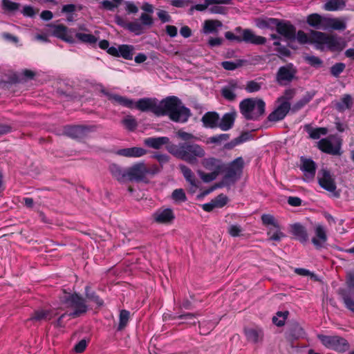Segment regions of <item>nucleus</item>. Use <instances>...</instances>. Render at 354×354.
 Here are the masks:
<instances>
[{
  "instance_id": "nucleus-41",
  "label": "nucleus",
  "mask_w": 354,
  "mask_h": 354,
  "mask_svg": "<svg viewBox=\"0 0 354 354\" xmlns=\"http://www.w3.org/2000/svg\"><path fill=\"white\" fill-rule=\"evenodd\" d=\"M353 104L352 97L349 95H345L342 98L336 103V106L338 110L343 111L351 107Z\"/></svg>"
},
{
  "instance_id": "nucleus-45",
  "label": "nucleus",
  "mask_w": 354,
  "mask_h": 354,
  "mask_svg": "<svg viewBox=\"0 0 354 354\" xmlns=\"http://www.w3.org/2000/svg\"><path fill=\"white\" fill-rule=\"evenodd\" d=\"M119 57L121 56L126 59H131L133 57V47L129 45H121L119 46Z\"/></svg>"
},
{
  "instance_id": "nucleus-21",
  "label": "nucleus",
  "mask_w": 354,
  "mask_h": 354,
  "mask_svg": "<svg viewBox=\"0 0 354 354\" xmlns=\"http://www.w3.org/2000/svg\"><path fill=\"white\" fill-rule=\"evenodd\" d=\"M102 92L108 97V99L113 103L121 104L130 109L134 108V102L125 97L120 96L116 94L109 93L102 90Z\"/></svg>"
},
{
  "instance_id": "nucleus-19",
  "label": "nucleus",
  "mask_w": 354,
  "mask_h": 354,
  "mask_svg": "<svg viewBox=\"0 0 354 354\" xmlns=\"http://www.w3.org/2000/svg\"><path fill=\"white\" fill-rule=\"evenodd\" d=\"M179 169L183 174L185 179L189 185V192L194 193L198 188V181L194 174L190 168L185 165H180Z\"/></svg>"
},
{
  "instance_id": "nucleus-33",
  "label": "nucleus",
  "mask_w": 354,
  "mask_h": 354,
  "mask_svg": "<svg viewBox=\"0 0 354 354\" xmlns=\"http://www.w3.org/2000/svg\"><path fill=\"white\" fill-rule=\"evenodd\" d=\"M56 313L53 310H39L35 311L31 317V319L33 321L40 322L42 320H50L51 319Z\"/></svg>"
},
{
  "instance_id": "nucleus-16",
  "label": "nucleus",
  "mask_w": 354,
  "mask_h": 354,
  "mask_svg": "<svg viewBox=\"0 0 354 354\" xmlns=\"http://www.w3.org/2000/svg\"><path fill=\"white\" fill-rule=\"evenodd\" d=\"M318 182L319 185L328 192H334L336 189V184L330 172L326 169H322L318 174Z\"/></svg>"
},
{
  "instance_id": "nucleus-24",
  "label": "nucleus",
  "mask_w": 354,
  "mask_h": 354,
  "mask_svg": "<svg viewBox=\"0 0 354 354\" xmlns=\"http://www.w3.org/2000/svg\"><path fill=\"white\" fill-rule=\"evenodd\" d=\"M326 18L315 13L308 15L306 21L308 25L313 28L326 30Z\"/></svg>"
},
{
  "instance_id": "nucleus-61",
  "label": "nucleus",
  "mask_w": 354,
  "mask_h": 354,
  "mask_svg": "<svg viewBox=\"0 0 354 354\" xmlns=\"http://www.w3.org/2000/svg\"><path fill=\"white\" fill-rule=\"evenodd\" d=\"M176 136H178V138H180L184 141L192 140L196 139V137L192 133L185 132L182 130H179L178 131H177Z\"/></svg>"
},
{
  "instance_id": "nucleus-62",
  "label": "nucleus",
  "mask_w": 354,
  "mask_h": 354,
  "mask_svg": "<svg viewBox=\"0 0 354 354\" xmlns=\"http://www.w3.org/2000/svg\"><path fill=\"white\" fill-rule=\"evenodd\" d=\"M209 6L208 0H205L203 3L192 6L189 11V14L192 15L195 10L198 11H204L209 7Z\"/></svg>"
},
{
  "instance_id": "nucleus-60",
  "label": "nucleus",
  "mask_w": 354,
  "mask_h": 354,
  "mask_svg": "<svg viewBox=\"0 0 354 354\" xmlns=\"http://www.w3.org/2000/svg\"><path fill=\"white\" fill-rule=\"evenodd\" d=\"M297 41L303 44L310 43V34L308 35L304 31L299 30L297 34Z\"/></svg>"
},
{
  "instance_id": "nucleus-52",
  "label": "nucleus",
  "mask_w": 354,
  "mask_h": 354,
  "mask_svg": "<svg viewBox=\"0 0 354 354\" xmlns=\"http://www.w3.org/2000/svg\"><path fill=\"white\" fill-rule=\"evenodd\" d=\"M198 316V314L197 313H187L179 315L177 317V318L184 320L185 323L196 324V321L197 320Z\"/></svg>"
},
{
  "instance_id": "nucleus-44",
  "label": "nucleus",
  "mask_w": 354,
  "mask_h": 354,
  "mask_svg": "<svg viewBox=\"0 0 354 354\" xmlns=\"http://www.w3.org/2000/svg\"><path fill=\"white\" fill-rule=\"evenodd\" d=\"M75 36L82 42L89 44H94L97 41V38L95 35L89 33L77 32Z\"/></svg>"
},
{
  "instance_id": "nucleus-13",
  "label": "nucleus",
  "mask_w": 354,
  "mask_h": 354,
  "mask_svg": "<svg viewBox=\"0 0 354 354\" xmlns=\"http://www.w3.org/2000/svg\"><path fill=\"white\" fill-rule=\"evenodd\" d=\"M46 28L47 31L52 35L68 43L74 42L73 36L68 34L67 28L64 25L50 24L46 26Z\"/></svg>"
},
{
  "instance_id": "nucleus-34",
  "label": "nucleus",
  "mask_w": 354,
  "mask_h": 354,
  "mask_svg": "<svg viewBox=\"0 0 354 354\" xmlns=\"http://www.w3.org/2000/svg\"><path fill=\"white\" fill-rule=\"evenodd\" d=\"M109 170L113 176L120 182L124 181L127 178V169L124 171L119 165L111 164Z\"/></svg>"
},
{
  "instance_id": "nucleus-40",
  "label": "nucleus",
  "mask_w": 354,
  "mask_h": 354,
  "mask_svg": "<svg viewBox=\"0 0 354 354\" xmlns=\"http://www.w3.org/2000/svg\"><path fill=\"white\" fill-rule=\"evenodd\" d=\"M345 6V2L343 0H329L324 6V8L328 11H334L343 8Z\"/></svg>"
},
{
  "instance_id": "nucleus-51",
  "label": "nucleus",
  "mask_w": 354,
  "mask_h": 354,
  "mask_svg": "<svg viewBox=\"0 0 354 354\" xmlns=\"http://www.w3.org/2000/svg\"><path fill=\"white\" fill-rule=\"evenodd\" d=\"M327 133L328 129L325 127L312 129L308 131L310 137L313 139H318L321 136L326 135Z\"/></svg>"
},
{
  "instance_id": "nucleus-31",
  "label": "nucleus",
  "mask_w": 354,
  "mask_h": 354,
  "mask_svg": "<svg viewBox=\"0 0 354 354\" xmlns=\"http://www.w3.org/2000/svg\"><path fill=\"white\" fill-rule=\"evenodd\" d=\"M301 170L304 172L306 178L313 179L315 174V164L309 159H304L302 160Z\"/></svg>"
},
{
  "instance_id": "nucleus-8",
  "label": "nucleus",
  "mask_w": 354,
  "mask_h": 354,
  "mask_svg": "<svg viewBox=\"0 0 354 354\" xmlns=\"http://www.w3.org/2000/svg\"><path fill=\"white\" fill-rule=\"evenodd\" d=\"M176 218L174 209L170 207H162L157 209L152 215V220L159 225H171Z\"/></svg>"
},
{
  "instance_id": "nucleus-37",
  "label": "nucleus",
  "mask_w": 354,
  "mask_h": 354,
  "mask_svg": "<svg viewBox=\"0 0 354 354\" xmlns=\"http://www.w3.org/2000/svg\"><path fill=\"white\" fill-rule=\"evenodd\" d=\"M222 26V23L218 20L208 19L203 24V32L205 34L214 32Z\"/></svg>"
},
{
  "instance_id": "nucleus-11",
  "label": "nucleus",
  "mask_w": 354,
  "mask_h": 354,
  "mask_svg": "<svg viewBox=\"0 0 354 354\" xmlns=\"http://www.w3.org/2000/svg\"><path fill=\"white\" fill-rule=\"evenodd\" d=\"M317 146L321 151L325 153L337 155L339 153L341 142L332 136L320 140L317 142Z\"/></svg>"
},
{
  "instance_id": "nucleus-6",
  "label": "nucleus",
  "mask_w": 354,
  "mask_h": 354,
  "mask_svg": "<svg viewBox=\"0 0 354 354\" xmlns=\"http://www.w3.org/2000/svg\"><path fill=\"white\" fill-rule=\"evenodd\" d=\"M295 95V89H287L280 96L277 102V107L268 115V120L272 122H277L283 119L290 109V101Z\"/></svg>"
},
{
  "instance_id": "nucleus-55",
  "label": "nucleus",
  "mask_w": 354,
  "mask_h": 354,
  "mask_svg": "<svg viewBox=\"0 0 354 354\" xmlns=\"http://www.w3.org/2000/svg\"><path fill=\"white\" fill-rule=\"evenodd\" d=\"M312 99V95L310 94H307L304 96L301 100L297 101L292 106L293 111H297L301 109L304 106H305L307 103L310 102Z\"/></svg>"
},
{
  "instance_id": "nucleus-1",
  "label": "nucleus",
  "mask_w": 354,
  "mask_h": 354,
  "mask_svg": "<svg viewBox=\"0 0 354 354\" xmlns=\"http://www.w3.org/2000/svg\"><path fill=\"white\" fill-rule=\"evenodd\" d=\"M156 115H167L172 121L185 122L191 113L178 97L171 96L158 102V109L156 111Z\"/></svg>"
},
{
  "instance_id": "nucleus-56",
  "label": "nucleus",
  "mask_w": 354,
  "mask_h": 354,
  "mask_svg": "<svg viewBox=\"0 0 354 354\" xmlns=\"http://www.w3.org/2000/svg\"><path fill=\"white\" fill-rule=\"evenodd\" d=\"M229 139V135L226 133L220 134L216 136L210 137L207 139V143L220 144Z\"/></svg>"
},
{
  "instance_id": "nucleus-9",
  "label": "nucleus",
  "mask_w": 354,
  "mask_h": 354,
  "mask_svg": "<svg viewBox=\"0 0 354 354\" xmlns=\"http://www.w3.org/2000/svg\"><path fill=\"white\" fill-rule=\"evenodd\" d=\"M297 69L289 64L279 67L276 73V82L279 85H286L296 77Z\"/></svg>"
},
{
  "instance_id": "nucleus-3",
  "label": "nucleus",
  "mask_w": 354,
  "mask_h": 354,
  "mask_svg": "<svg viewBox=\"0 0 354 354\" xmlns=\"http://www.w3.org/2000/svg\"><path fill=\"white\" fill-rule=\"evenodd\" d=\"M310 44L318 50H329L333 52L342 51L346 46V43L342 38L316 30L310 31Z\"/></svg>"
},
{
  "instance_id": "nucleus-54",
  "label": "nucleus",
  "mask_w": 354,
  "mask_h": 354,
  "mask_svg": "<svg viewBox=\"0 0 354 354\" xmlns=\"http://www.w3.org/2000/svg\"><path fill=\"white\" fill-rule=\"evenodd\" d=\"M124 126L130 131L134 130L137 127V122L132 116H127L122 120Z\"/></svg>"
},
{
  "instance_id": "nucleus-5",
  "label": "nucleus",
  "mask_w": 354,
  "mask_h": 354,
  "mask_svg": "<svg viewBox=\"0 0 354 354\" xmlns=\"http://www.w3.org/2000/svg\"><path fill=\"white\" fill-rule=\"evenodd\" d=\"M266 104L260 98H247L241 102L240 111L248 120H257L265 113Z\"/></svg>"
},
{
  "instance_id": "nucleus-42",
  "label": "nucleus",
  "mask_w": 354,
  "mask_h": 354,
  "mask_svg": "<svg viewBox=\"0 0 354 354\" xmlns=\"http://www.w3.org/2000/svg\"><path fill=\"white\" fill-rule=\"evenodd\" d=\"M130 318V313L126 310H122L119 315L118 330H123L127 325Z\"/></svg>"
},
{
  "instance_id": "nucleus-58",
  "label": "nucleus",
  "mask_w": 354,
  "mask_h": 354,
  "mask_svg": "<svg viewBox=\"0 0 354 354\" xmlns=\"http://www.w3.org/2000/svg\"><path fill=\"white\" fill-rule=\"evenodd\" d=\"M261 84L256 81H249L245 85V90L249 93L256 92L261 89Z\"/></svg>"
},
{
  "instance_id": "nucleus-20",
  "label": "nucleus",
  "mask_w": 354,
  "mask_h": 354,
  "mask_svg": "<svg viewBox=\"0 0 354 354\" xmlns=\"http://www.w3.org/2000/svg\"><path fill=\"white\" fill-rule=\"evenodd\" d=\"M102 92L108 97V99L113 103L121 104L130 109L134 108V102L125 97L120 96L116 94L109 93L102 90Z\"/></svg>"
},
{
  "instance_id": "nucleus-39",
  "label": "nucleus",
  "mask_w": 354,
  "mask_h": 354,
  "mask_svg": "<svg viewBox=\"0 0 354 354\" xmlns=\"http://www.w3.org/2000/svg\"><path fill=\"white\" fill-rule=\"evenodd\" d=\"M256 25L259 28H273L277 25V19L273 18H259Z\"/></svg>"
},
{
  "instance_id": "nucleus-50",
  "label": "nucleus",
  "mask_w": 354,
  "mask_h": 354,
  "mask_svg": "<svg viewBox=\"0 0 354 354\" xmlns=\"http://www.w3.org/2000/svg\"><path fill=\"white\" fill-rule=\"evenodd\" d=\"M198 174L200 176L201 179L204 183H209L216 178L218 176V174H216V172H208L206 173L205 171H203L201 170L198 171Z\"/></svg>"
},
{
  "instance_id": "nucleus-64",
  "label": "nucleus",
  "mask_w": 354,
  "mask_h": 354,
  "mask_svg": "<svg viewBox=\"0 0 354 354\" xmlns=\"http://www.w3.org/2000/svg\"><path fill=\"white\" fill-rule=\"evenodd\" d=\"M222 95L223 97L228 100H234L236 97V94L232 90L228 88H224L222 89Z\"/></svg>"
},
{
  "instance_id": "nucleus-59",
  "label": "nucleus",
  "mask_w": 354,
  "mask_h": 354,
  "mask_svg": "<svg viewBox=\"0 0 354 354\" xmlns=\"http://www.w3.org/2000/svg\"><path fill=\"white\" fill-rule=\"evenodd\" d=\"M126 28L136 35L140 34L142 31V26L138 22L128 23Z\"/></svg>"
},
{
  "instance_id": "nucleus-10",
  "label": "nucleus",
  "mask_w": 354,
  "mask_h": 354,
  "mask_svg": "<svg viewBox=\"0 0 354 354\" xmlns=\"http://www.w3.org/2000/svg\"><path fill=\"white\" fill-rule=\"evenodd\" d=\"M318 337L326 347L333 348L338 351H345L349 348L348 342L341 337L326 335H319Z\"/></svg>"
},
{
  "instance_id": "nucleus-47",
  "label": "nucleus",
  "mask_w": 354,
  "mask_h": 354,
  "mask_svg": "<svg viewBox=\"0 0 354 354\" xmlns=\"http://www.w3.org/2000/svg\"><path fill=\"white\" fill-rule=\"evenodd\" d=\"M36 75V73L29 69H24L19 74L17 81L19 82H26L32 80Z\"/></svg>"
},
{
  "instance_id": "nucleus-48",
  "label": "nucleus",
  "mask_w": 354,
  "mask_h": 354,
  "mask_svg": "<svg viewBox=\"0 0 354 354\" xmlns=\"http://www.w3.org/2000/svg\"><path fill=\"white\" fill-rule=\"evenodd\" d=\"M3 9L8 12H15L20 8V4L10 0H2Z\"/></svg>"
},
{
  "instance_id": "nucleus-27",
  "label": "nucleus",
  "mask_w": 354,
  "mask_h": 354,
  "mask_svg": "<svg viewBox=\"0 0 354 354\" xmlns=\"http://www.w3.org/2000/svg\"><path fill=\"white\" fill-rule=\"evenodd\" d=\"M286 334V338L292 341L302 337L304 335V331L299 324L295 323L289 326Z\"/></svg>"
},
{
  "instance_id": "nucleus-25",
  "label": "nucleus",
  "mask_w": 354,
  "mask_h": 354,
  "mask_svg": "<svg viewBox=\"0 0 354 354\" xmlns=\"http://www.w3.org/2000/svg\"><path fill=\"white\" fill-rule=\"evenodd\" d=\"M242 36V41L253 44H263L266 41L265 37L257 35L250 30H244Z\"/></svg>"
},
{
  "instance_id": "nucleus-49",
  "label": "nucleus",
  "mask_w": 354,
  "mask_h": 354,
  "mask_svg": "<svg viewBox=\"0 0 354 354\" xmlns=\"http://www.w3.org/2000/svg\"><path fill=\"white\" fill-rule=\"evenodd\" d=\"M243 227L239 224L230 225L227 228V232L232 237H239L243 235Z\"/></svg>"
},
{
  "instance_id": "nucleus-14",
  "label": "nucleus",
  "mask_w": 354,
  "mask_h": 354,
  "mask_svg": "<svg viewBox=\"0 0 354 354\" xmlns=\"http://www.w3.org/2000/svg\"><path fill=\"white\" fill-rule=\"evenodd\" d=\"M243 333L246 340L253 344H259L263 342V330L258 327H244Z\"/></svg>"
},
{
  "instance_id": "nucleus-18",
  "label": "nucleus",
  "mask_w": 354,
  "mask_h": 354,
  "mask_svg": "<svg viewBox=\"0 0 354 354\" xmlns=\"http://www.w3.org/2000/svg\"><path fill=\"white\" fill-rule=\"evenodd\" d=\"M158 102L155 99L142 98L134 102V108L141 111H151L156 114V111L158 109Z\"/></svg>"
},
{
  "instance_id": "nucleus-38",
  "label": "nucleus",
  "mask_w": 354,
  "mask_h": 354,
  "mask_svg": "<svg viewBox=\"0 0 354 354\" xmlns=\"http://www.w3.org/2000/svg\"><path fill=\"white\" fill-rule=\"evenodd\" d=\"M262 224L268 229L274 227L279 224L277 219L270 214H263L261 216Z\"/></svg>"
},
{
  "instance_id": "nucleus-28",
  "label": "nucleus",
  "mask_w": 354,
  "mask_h": 354,
  "mask_svg": "<svg viewBox=\"0 0 354 354\" xmlns=\"http://www.w3.org/2000/svg\"><path fill=\"white\" fill-rule=\"evenodd\" d=\"M201 120L205 127L215 128L218 126L219 115L216 112H208L203 116Z\"/></svg>"
},
{
  "instance_id": "nucleus-46",
  "label": "nucleus",
  "mask_w": 354,
  "mask_h": 354,
  "mask_svg": "<svg viewBox=\"0 0 354 354\" xmlns=\"http://www.w3.org/2000/svg\"><path fill=\"white\" fill-rule=\"evenodd\" d=\"M288 315V311L278 312L272 317V322L277 326H282L285 324Z\"/></svg>"
},
{
  "instance_id": "nucleus-7",
  "label": "nucleus",
  "mask_w": 354,
  "mask_h": 354,
  "mask_svg": "<svg viewBox=\"0 0 354 354\" xmlns=\"http://www.w3.org/2000/svg\"><path fill=\"white\" fill-rule=\"evenodd\" d=\"M62 301L65 308L73 310L70 315L73 317L81 315L87 310L84 299L77 294H65L62 297Z\"/></svg>"
},
{
  "instance_id": "nucleus-22",
  "label": "nucleus",
  "mask_w": 354,
  "mask_h": 354,
  "mask_svg": "<svg viewBox=\"0 0 354 354\" xmlns=\"http://www.w3.org/2000/svg\"><path fill=\"white\" fill-rule=\"evenodd\" d=\"M144 142L147 146L155 149H159L163 145H166L167 147L171 145L170 143L169 138L165 136L158 138H149L145 139Z\"/></svg>"
},
{
  "instance_id": "nucleus-4",
  "label": "nucleus",
  "mask_w": 354,
  "mask_h": 354,
  "mask_svg": "<svg viewBox=\"0 0 354 354\" xmlns=\"http://www.w3.org/2000/svg\"><path fill=\"white\" fill-rule=\"evenodd\" d=\"M160 171L156 165H148L145 162H138L127 168V178L129 180L149 183V177L157 174Z\"/></svg>"
},
{
  "instance_id": "nucleus-12",
  "label": "nucleus",
  "mask_w": 354,
  "mask_h": 354,
  "mask_svg": "<svg viewBox=\"0 0 354 354\" xmlns=\"http://www.w3.org/2000/svg\"><path fill=\"white\" fill-rule=\"evenodd\" d=\"M346 283L348 291H342L344 302L347 308L354 313V272L347 274Z\"/></svg>"
},
{
  "instance_id": "nucleus-29",
  "label": "nucleus",
  "mask_w": 354,
  "mask_h": 354,
  "mask_svg": "<svg viewBox=\"0 0 354 354\" xmlns=\"http://www.w3.org/2000/svg\"><path fill=\"white\" fill-rule=\"evenodd\" d=\"M291 233L300 241L305 242L308 240V234L304 226L299 223L290 226Z\"/></svg>"
},
{
  "instance_id": "nucleus-63",
  "label": "nucleus",
  "mask_w": 354,
  "mask_h": 354,
  "mask_svg": "<svg viewBox=\"0 0 354 354\" xmlns=\"http://www.w3.org/2000/svg\"><path fill=\"white\" fill-rule=\"evenodd\" d=\"M100 4L101 8L106 10H113L115 8H118L113 1L109 0H103L101 1Z\"/></svg>"
},
{
  "instance_id": "nucleus-17",
  "label": "nucleus",
  "mask_w": 354,
  "mask_h": 354,
  "mask_svg": "<svg viewBox=\"0 0 354 354\" xmlns=\"http://www.w3.org/2000/svg\"><path fill=\"white\" fill-rule=\"evenodd\" d=\"M91 131V127L84 126H73L69 127L66 130V134L77 140H82L88 136Z\"/></svg>"
},
{
  "instance_id": "nucleus-2",
  "label": "nucleus",
  "mask_w": 354,
  "mask_h": 354,
  "mask_svg": "<svg viewBox=\"0 0 354 354\" xmlns=\"http://www.w3.org/2000/svg\"><path fill=\"white\" fill-rule=\"evenodd\" d=\"M167 150L176 158L189 164H195L205 156V151L198 144H172L166 147Z\"/></svg>"
},
{
  "instance_id": "nucleus-30",
  "label": "nucleus",
  "mask_w": 354,
  "mask_h": 354,
  "mask_svg": "<svg viewBox=\"0 0 354 354\" xmlns=\"http://www.w3.org/2000/svg\"><path fill=\"white\" fill-rule=\"evenodd\" d=\"M147 153L146 150L141 147H131L121 149L118 151V154L125 157L139 158Z\"/></svg>"
},
{
  "instance_id": "nucleus-43",
  "label": "nucleus",
  "mask_w": 354,
  "mask_h": 354,
  "mask_svg": "<svg viewBox=\"0 0 354 354\" xmlns=\"http://www.w3.org/2000/svg\"><path fill=\"white\" fill-rule=\"evenodd\" d=\"M171 198L176 203H182L187 201L186 194L183 189H174Z\"/></svg>"
},
{
  "instance_id": "nucleus-36",
  "label": "nucleus",
  "mask_w": 354,
  "mask_h": 354,
  "mask_svg": "<svg viewBox=\"0 0 354 354\" xmlns=\"http://www.w3.org/2000/svg\"><path fill=\"white\" fill-rule=\"evenodd\" d=\"M277 32L286 38H291L295 33L294 27L288 24H281L277 21V25L275 26Z\"/></svg>"
},
{
  "instance_id": "nucleus-57",
  "label": "nucleus",
  "mask_w": 354,
  "mask_h": 354,
  "mask_svg": "<svg viewBox=\"0 0 354 354\" xmlns=\"http://www.w3.org/2000/svg\"><path fill=\"white\" fill-rule=\"evenodd\" d=\"M216 207L221 208L225 206L228 202V198L224 194H220L213 200Z\"/></svg>"
},
{
  "instance_id": "nucleus-32",
  "label": "nucleus",
  "mask_w": 354,
  "mask_h": 354,
  "mask_svg": "<svg viewBox=\"0 0 354 354\" xmlns=\"http://www.w3.org/2000/svg\"><path fill=\"white\" fill-rule=\"evenodd\" d=\"M236 118V113H225L221 118L220 123L218 126L223 131H227L232 128L233 124L234 122V120Z\"/></svg>"
},
{
  "instance_id": "nucleus-35",
  "label": "nucleus",
  "mask_w": 354,
  "mask_h": 354,
  "mask_svg": "<svg viewBox=\"0 0 354 354\" xmlns=\"http://www.w3.org/2000/svg\"><path fill=\"white\" fill-rule=\"evenodd\" d=\"M267 235L268 240L274 242H279L285 237V234L281 231L280 225L268 230Z\"/></svg>"
},
{
  "instance_id": "nucleus-53",
  "label": "nucleus",
  "mask_w": 354,
  "mask_h": 354,
  "mask_svg": "<svg viewBox=\"0 0 354 354\" xmlns=\"http://www.w3.org/2000/svg\"><path fill=\"white\" fill-rule=\"evenodd\" d=\"M243 160L242 158H238L235 160H234L230 165V169L232 172L236 174V173H240L242 170V168L243 167Z\"/></svg>"
},
{
  "instance_id": "nucleus-15",
  "label": "nucleus",
  "mask_w": 354,
  "mask_h": 354,
  "mask_svg": "<svg viewBox=\"0 0 354 354\" xmlns=\"http://www.w3.org/2000/svg\"><path fill=\"white\" fill-rule=\"evenodd\" d=\"M328 240L327 230L326 227L318 223L314 227V236L312 238V243L317 248H321L325 245Z\"/></svg>"
},
{
  "instance_id": "nucleus-26",
  "label": "nucleus",
  "mask_w": 354,
  "mask_h": 354,
  "mask_svg": "<svg viewBox=\"0 0 354 354\" xmlns=\"http://www.w3.org/2000/svg\"><path fill=\"white\" fill-rule=\"evenodd\" d=\"M346 28V20L342 18H326V30L330 28L336 30H344Z\"/></svg>"
},
{
  "instance_id": "nucleus-23",
  "label": "nucleus",
  "mask_w": 354,
  "mask_h": 354,
  "mask_svg": "<svg viewBox=\"0 0 354 354\" xmlns=\"http://www.w3.org/2000/svg\"><path fill=\"white\" fill-rule=\"evenodd\" d=\"M202 165L206 170L209 171V172H216L218 175L222 169L221 162L214 158H207L203 159L202 161Z\"/></svg>"
}]
</instances>
